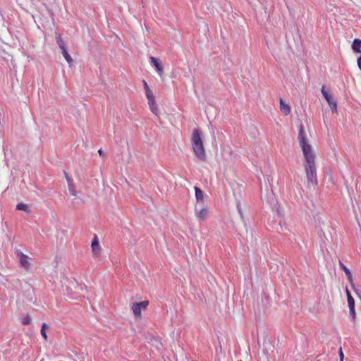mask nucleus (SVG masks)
Returning a JSON list of instances; mask_svg holds the SVG:
<instances>
[{
    "instance_id": "nucleus-15",
    "label": "nucleus",
    "mask_w": 361,
    "mask_h": 361,
    "mask_svg": "<svg viewBox=\"0 0 361 361\" xmlns=\"http://www.w3.org/2000/svg\"><path fill=\"white\" fill-rule=\"evenodd\" d=\"M56 39L57 44L59 45V47L61 49H63L66 48L65 43L59 35H57L56 36Z\"/></svg>"
},
{
    "instance_id": "nucleus-1",
    "label": "nucleus",
    "mask_w": 361,
    "mask_h": 361,
    "mask_svg": "<svg viewBox=\"0 0 361 361\" xmlns=\"http://www.w3.org/2000/svg\"><path fill=\"white\" fill-rule=\"evenodd\" d=\"M298 140L300 142V146L302 148L304 157L305 158L304 167L306 173L307 183L308 184H311L313 186H316L318 184V180L314 161L315 157L312 152V147L306 142L302 128L299 131Z\"/></svg>"
},
{
    "instance_id": "nucleus-6",
    "label": "nucleus",
    "mask_w": 361,
    "mask_h": 361,
    "mask_svg": "<svg viewBox=\"0 0 361 361\" xmlns=\"http://www.w3.org/2000/svg\"><path fill=\"white\" fill-rule=\"evenodd\" d=\"M149 304L148 301H142L134 303L132 307L133 312L135 316H140L141 314V308L146 307Z\"/></svg>"
},
{
    "instance_id": "nucleus-5",
    "label": "nucleus",
    "mask_w": 361,
    "mask_h": 361,
    "mask_svg": "<svg viewBox=\"0 0 361 361\" xmlns=\"http://www.w3.org/2000/svg\"><path fill=\"white\" fill-rule=\"evenodd\" d=\"M150 63L154 66L157 72L158 73L159 76H161L164 73V68L159 59L154 56L149 57Z\"/></svg>"
},
{
    "instance_id": "nucleus-22",
    "label": "nucleus",
    "mask_w": 361,
    "mask_h": 361,
    "mask_svg": "<svg viewBox=\"0 0 361 361\" xmlns=\"http://www.w3.org/2000/svg\"><path fill=\"white\" fill-rule=\"evenodd\" d=\"M349 312H350V315L352 317V318L355 319V315H356L355 307H350L349 308Z\"/></svg>"
},
{
    "instance_id": "nucleus-14",
    "label": "nucleus",
    "mask_w": 361,
    "mask_h": 361,
    "mask_svg": "<svg viewBox=\"0 0 361 361\" xmlns=\"http://www.w3.org/2000/svg\"><path fill=\"white\" fill-rule=\"evenodd\" d=\"M346 291V295H347V300H348V307H355V300H354V298H353V296L351 295L350 291L348 290V288H346L345 290Z\"/></svg>"
},
{
    "instance_id": "nucleus-20",
    "label": "nucleus",
    "mask_w": 361,
    "mask_h": 361,
    "mask_svg": "<svg viewBox=\"0 0 361 361\" xmlns=\"http://www.w3.org/2000/svg\"><path fill=\"white\" fill-rule=\"evenodd\" d=\"M149 109H150L151 111H152L154 114L157 115L158 111H159V109H158V106H157V104H154V105H153V106H149Z\"/></svg>"
},
{
    "instance_id": "nucleus-8",
    "label": "nucleus",
    "mask_w": 361,
    "mask_h": 361,
    "mask_svg": "<svg viewBox=\"0 0 361 361\" xmlns=\"http://www.w3.org/2000/svg\"><path fill=\"white\" fill-rule=\"evenodd\" d=\"M197 217L200 220H204L207 217L208 215V210L206 208H202L200 210H197V209H195Z\"/></svg>"
},
{
    "instance_id": "nucleus-25",
    "label": "nucleus",
    "mask_w": 361,
    "mask_h": 361,
    "mask_svg": "<svg viewBox=\"0 0 361 361\" xmlns=\"http://www.w3.org/2000/svg\"><path fill=\"white\" fill-rule=\"evenodd\" d=\"M237 209H238V211L241 218H243V212H242V209H241L240 202H238V204H237Z\"/></svg>"
},
{
    "instance_id": "nucleus-17",
    "label": "nucleus",
    "mask_w": 361,
    "mask_h": 361,
    "mask_svg": "<svg viewBox=\"0 0 361 361\" xmlns=\"http://www.w3.org/2000/svg\"><path fill=\"white\" fill-rule=\"evenodd\" d=\"M16 209L20 210V211H25V212H29V209L27 204L23 203H18L16 205Z\"/></svg>"
},
{
    "instance_id": "nucleus-12",
    "label": "nucleus",
    "mask_w": 361,
    "mask_h": 361,
    "mask_svg": "<svg viewBox=\"0 0 361 361\" xmlns=\"http://www.w3.org/2000/svg\"><path fill=\"white\" fill-rule=\"evenodd\" d=\"M61 53L64 57V59H66V61H67V63H68V65L70 66H71L73 65V59L71 58V56H70V54H68L66 48L63 49H61Z\"/></svg>"
},
{
    "instance_id": "nucleus-7",
    "label": "nucleus",
    "mask_w": 361,
    "mask_h": 361,
    "mask_svg": "<svg viewBox=\"0 0 361 361\" xmlns=\"http://www.w3.org/2000/svg\"><path fill=\"white\" fill-rule=\"evenodd\" d=\"M92 251L94 256H98L99 255L100 247L97 235H94L92 244H91Z\"/></svg>"
},
{
    "instance_id": "nucleus-19",
    "label": "nucleus",
    "mask_w": 361,
    "mask_h": 361,
    "mask_svg": "<svg viewBox=\"0 0 361 361\" xmlns=\"http://www.w3.org/2000/svg\"><path fill=\"white\" fill-rule=\"evenodd\" d=\"M31 322L32 319L28 314L26 317H23L21 321L23 325H28L31 323Z\"/></svg>"
},
{
    "instance_id": "nucleus-27",
    "label": "nucleus",
    "mask_w": 361,
    "mask_h": 361,
    "mask_svg": "<svg viewBox=\"0 0 361 361\" xmlns=\"http://www.w3.org/2000/svg\"><path fill=\"white\" fill-rule=\"evenodd\" d=\"M142 83H143V87H144L145 90H149V89H150V88L149 87L148 84L147 83V82H146L145 80H143V81H142Z\"/></svg>"
},
{
    "instance_id": "nucleus-9",
    "label": "nucleus",
    "mask_w": 361,
    "mask_h": 361,
    "mask_svg": "<svg viewBox=\"0 0 361 361\" xmlns=\"http://www.w3.org/2000/svg\"><path fill=\"white\" fill-rule=\"evenodd\" d=\"M352 49L355 53L361 52V40L359 39H355L352 44Z\"/></svg>"
},
{
    "instance_id": "nucleus-26",
    "label": "nucleus",
    "mask_w": 361,
    "mask_h": 361,
    "mask_svg": "<svg viewBox=\"0 0 361 361\" xmlns=\"http://www.w3.org/2000/svg\"><path fill=\"white\" fill-rule=\"evenodd\" d=\"M339 357H340V361H343L344 354H343L341 348H340V350H339Z\"/></svg>"
},
{
    "instance_id": "nucleus-23",
    "label": "nucleus",
    "mask_w": 361,
    "mask_h": 361,
    "mask_svg": "<svg viewBox=\"0 0 361 361\" xmlns=\"http://www.w3.org/2000/svg\"><path fill=\"white\" fill-rule=\"evenodd\" d=\"M148 104H149V106L156 104L155 98L153 97L151 99H148Z\"/></svg>"
},
{
    "instance_id": "nucleus-21",
    "label": "nucleus",
    "mask_w": 361,
    "mask_h": 361,
    "mask_svg": "<svg viewBox=\"0 0 361 361\" xmlns=\"http://www.w3.org/2000/svg\"><path fill=\"white\" fill-rule=\"evenodd\" d=\"M145 95L147 99L154 97L153 92L150 89L145 90Z\"/></svg>"
},
{
    "instance_id": "nucleus-2",
    "label": "nucleus",
    "mask_w": 361,
    "mask_h": 361,
    "mask_svg": "<svg viewBox=\"0 0 361 361\" xmlns=\"http://www.w3.org/2000/svg\"><path fill=\"white\" fill-rule=\"evenodd\" d=\"M191 145L193 152L197 159L200 161H204L206 160V153L201 137V133L197 128L192 130Z\"/></svg>"
},
{
    "instance_id": "nucleus-28",
    "label": "nucleus",
    "mask_w": 361,
    "mask_h": 361,
    "mask_svg": "<svg viewBox=\"0 0 361 361\" xmlns=\"http://www.w3.org/2000/svg\"><path fill=\"white\" fill-rule=\"evenodd\" d=\"M357 66L361 71V56L357 59Z\"/></svg>"
},
{
    "instance_id": "nucleus-11",
    "label": "nucleus",
    "mask_w": 361,
    "mask_h": 361,
    "mask_svg": "<svg viewBox=\"0 0 361 361\" xmlns=\"http://www.w3.org/2000/svg\"><path fill=\"white\" fill-rule=\"evenodd\" d=\"M339 265H340L341 268L342 269V270L345 272V274L346 275L348 280L350 282H351L353 281V277H352V274H351L350 269L345 265H344L341 262H339Z\"/></svg>"
},
{
    "instance_id": "nucleus-13",
    "label": "nucleus",
    "mask_w": 361,
    "mask_h": 361,
    "mask_svg": "<svg viewBox=\"0 0 361 361\" xmlns=\"http://www.w3.org/2000/svg\"><path fill=\"white\" fill-rule=\"evenodd\" d=\"M195 198L197 202H203L204 198V192L203 191L199 188L198 187H195Z\"/></svg>"
},
{
    "instance_id": "nucleus-29",
    "label": "nucleus",
    "mask_w": 361,
    "mask_h": 361,
    "mask_svg": "<svg viewBox=\"0 0 361 361\" xmlns=\"http://www.w3.org/2000/svg\"><path fill=\"white\" fill-rule=\"evenodd\" d=\"M98 153H99V155H101V156H103V155H104V152H103V150H102V149H99L98 150Z\"/></svg>"
},
{
    "instance_id": "nucleus-10",
    "label": "nucleus",
    "mask_w": 361,
    "mask_h": 361,
    "mask_svg": "<svg viewBox=\"0 0 361 361\" xmlns=\"http://www.w3.org/2000/svg\"><path fill=\"white\" fill-rule=\"evenodd\" d=\"M280 109L285 115H288L290 113V107L282 99H280Z\"/></svg>"
},
{
    "instance_id": "nucleus-3",
    "label": "nucleus",
    "mask_w": 361,
    "mask_h": 361,
    "mask_svg": "<svg viewBox=\"0 0 361 361\" xmlns=\"http://www.w3.org/2000/svg\"><path fill=\"white\" fill-rule=\"evenodd\" d=\"M322 94L328 102L330 108L334 111L336 110L337 105L336 102L333 99L331 94L328 93V92L325 90L324 87L323 86L321 90Z\"/></svg>"
},
{
    "instance_id": "nucleus-24",
    "label": "nucleus",
    "mask_w": 361,
    "mask_h": 361,
    "mask_svg": "<svg viewBox=\"0 0 361 361\" xmlns=\"http://www.w3.org/2000/svg\"><path fill=\"white\" fill-rule=\"evenodd\" d=\"M64 173H65L66 179L68 182V185L73 183L72 178L68 175V173L66 172H64Z\"/></svg>"
},
{
    "instance_id": "nucleus-16",
    "label": "nucleus",
    "mask_w": 361,
    "mask_h": 361,
    "mask_svg": "<svg viewBox=\"0 0 361 361\" xmlns=\"http://www.w3.org/2000/svg\"><path fill=\"white\" fill-rule=\"evenodd\" d=\"M68 191H69L70 194L71 195L75 197L77 195V191H76L75 186L74 185L73 183L68 184Z\"/></svg>"
},
{
    "instance_id": "nucleus-4",
    "label": "nucleus",
    "mask_w": 361,
    "mask_h": 361,
    "mask_svg": "<svg viewBox=\"0 0 361 361\" xmlns=\"http://www.w3.org/2000/svg\"><path fill=\"white\" fill-rule=\"evenodd\" d=\"M16 254L19 259L20 265L25 269H28L30 268V264L27 259V256L20 250H16Z\"/></svg>"
},
{
    "instance_id": "nucleus-18",
    "label": "nucleus",
    "mask_w": 361,
    "mask_h": 361,
    "mask_svg": "<svg viewBox=\"0 0 361 361\" xmlns=\"http://www.w3.org/2000/svg\"><path fill=\"white\" fill-rule=\"evenodd\" d=\"M48 328L47 325L45 323H43L41 327V334L43 336V338L47 340V335L46 333V330Z\"/></svg>"
}]
</instances>
